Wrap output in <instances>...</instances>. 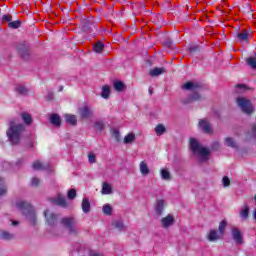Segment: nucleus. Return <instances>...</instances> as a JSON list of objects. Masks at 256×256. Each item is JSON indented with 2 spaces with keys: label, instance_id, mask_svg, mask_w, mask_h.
<instances>
[{
  "label": "nucleus",
  "instance_id": "obj_16",
  "mask_svg": "<svg viewBox=\"0 0 256 256\" xmlns=\"http://www.w3.org/2000/svg\"><path fill=\"white\" fill-rule=\"evenodd\" d=\"M111 193H113V188L110 186L109 183L105 182L102 187V194L111 195Z\"/></svg>",
  "mask_w": 256,
  "mask_h": 256
},
{
  "label": "nucleus",
  "instance_id": "obj_21",
  "mask_svg": "<svg viewBox=\"0 0 256 256\" xmlns=\"http://www.w3.org/2000/svg\"><path fill=\"white\" fill-rule=\"evenodd\" d=\"M110 93H111V88H109L108 85H105L102 87L101 95L104 99H107L109 97Z\"/></svg>",
  "mask_w": 256,
  "mask_h": 256
},
{
  "label": "nucleus",
  "instance_id": "obj_35",
  "mask_svg": "<svg viewBox=\"0 0 256 256\" xmlns=\"http://www.w3.org/2000/svg\"><path fill=\"white\" fill-rule=\"evenodd\" d=\"M161 175H162V179H171V175L169 174V171H167L166 169H163L161 171Z\"/></svg>",
  "mask_w": 256,
  "mask_h": 256
},
{
  "label": "nucleus",
  "instance_id": "obj_7",
  "mask_svg": "<svg viewBox=\"0 0 256 256\" xmlns=\"http://www.w3.org/2000/svg\"><path fill=\"white\" fill-rule=\"evenodd\" d=\"M199 87H201V85H199V83L195 82H186L185 84L182 85V89L186 90V91H193L195 89H199Z\"/></svg>",
  "mask_w": 256,
  "mask_h": 256
},
{
  "label": "nucleus",
  "instance_id": "obj_6",
  "mask_svg": "<svg viewBox=\"0 0 256 256\" xmlns=\"http://www.w3.org/2000/svg\"><path fill=\"white\" fill-rule=\"evenodd\" d=\"M232 235H233L234 241H236L238 245H241V243H243V236L241 235V232L239 231V229L233 228Z\"/></svg>",
  "mask_w": 256,
  "mask_h": 256
},
{
  "label": "nucleus",
  "instance_id": "obj_3",
  "mask_svg": "<svg viewBox=\"0 0 256 256\" xmlns=\"http://www.w3.org/2000/svg\"><path fill=\"white\" fill-rule=\"evenodd\" d=\"M236 101L243 113H246V115H251V113H253V104H251L249 99L238 97Z\"/></svg>",
  "mask_w": 256,
  "mask_h": 256
},
{
  "label": "nucleus",
  "instance_id": "obj_22",
  "mask_svg": "<svg viewBox=\"0 0 256 256\" xmlns=\"http://www.w3.org/2000/svg\"><path fill=\"white\" fill-rule=\"evenodd\" d=\"M227 227V221L226 220H222L219 224V228L218 231L220 233V235H225V229Z\"/></svg>",
  "mask_w": 256,
  "mask_h": 256
},
{
  "label": "nucleus",
  "instance_id": "obj_29",
  "mask_svg": "<svg viewBox=\"0 0 256 256\" xmlns=\"http://www.w3.org/2000/svg\"><path fill=\"white\" fill-rule=\"evenodd\" d=\"M124 87L125 85L123 84V82L121 81L114 82V89H116V91H123Z\"/></svg>",
  "mask_w": 256,
  "mask_h": 256
},
{
  "label": "nucleus",
  "instance_id": "obj_4",
  "mask_svg": "<svg viewBox=\"0 0 256 256\" xmlns=\"http://www.w3.org/2000/svg\"><path fill=\"white\" fill-rule=\"evenodd\" d=\"M62 225L66 227V229H69L70 233H75L77 231V227L75 226V219L68 217V218H63L61 220Z\"/></svg>",
  "mask_w": 256,
  "mask_h": 256
},
{
  "label": "nucleus",
  "instance_id": "obj_46",
  "mask_svg": "<svg viewBox=\"0 0 256 256\" xmlns=\"http://www.w3.org/2000/svg\"><path fill=\"white\" fill-rule=\"evenodd\" d=\"M164 203H165V202H164L163 200H159V201H158V207H161V208H162L163 205H164Z\"/></svg>",
  "mask_w": 256,
  "mask_h": 256
},
{
  "label": "nucleus",
  "instance_id": "obj_32",
  "mask_svg": "<svg viewBox=\"0 0 256 256\" xmlns=\"http://www.w3.org/2000/svg\"><path fill=\"white\" fill-rule=\"evenodd\" d=\"M240 216L243 219H247L249 217V208L247 206L240 212Z\"/></svg>",
  "mask_w": 256,
  "mask_h": 256
},
{
  "label": "nucleus",
  "instance_id": "obj_48",
  "mask_svg": "<svg viewBox=\"0 0 256 256\" xmlns=\"http://www.w3.org/2000/svg\"><path fill=\"white\" fill-rule=\"evenodd\" d=\"M12 225H19V222L13 221V222H12Z\"/></svg>",
  "mask_w": 256,
  "mask_h": 256
},
{
  "label": "nucleus",
  "instance_id": "obj_8",
  "mask_svg": "<svg viewBox=\"0 0 256 256\" xmlns=\"http://www.w3.org/2000/svg\"><path fill=\"white\" fill-rule=\"evenodd\" d=\"M54 205H58L59 207H67V200L61 195H58L56 199H51Z\"/></svg>",
  "mask_w": 256,
  "mask_h": 256
},
{
  "label": "nucleus",
  "instance_id": "obj_31",
  "mask_svg": "<svg viewBox=\"0 0 256 256\" xmlns=\"http://www.w3.org/2000/svg\"><path fill=\"white\" fill-rule=\"evenodd\" d=\"M17 93H19V95H27V88H25L24 86L19 85L16 88Z\"/></svg>",
  "mask_w": 256,
  "mask_h": 256
},
{
  "label": "nucleus",
  "instance_id": "obj_34",
  "mask_svg": "<svg viewBox=\"0 0 256 256\" xmlns=\"http://www.w3.org/2000/svg\"><path fill=\"white\" fill-rule=\"evenodd\" d=\"M77 197V191L75 189H70L68 191V199H75Z\"/></svg>",
  "mask_w": 256,
  "mask_h": 256
},
{
  "label": "nucleus",
  "instance_id": "obj_37",
  "mask_svg": "<svg viewBox=\"0 0 256 256\" xmlns=\"http://www.w3.org/2000/svg\"><path fill=\"white\" fill-rule=\"evenodd\" d=\"M222 181H223L224 187H229V185H231V180H229V177L227 176H224Z\"/></svg>",
  "mask_w": 256,
  "mask_h": 256
},
{
  "label": "nucleus",
  "instance_id": "obj_50",
  "mask_svg": "<svg viewBox=\"0 0 256 256\" xmlns=\"http://www.w3.org/2000/svg\"><path fill=\"white\" fill-rule=\"evenodd\" d=\"M45 217H47V211L44 212Z\"/></svg>",
  "mask_w": 256,
  "mask_h": 256
},
{
  "label": "nucleus",
  "instance_id": "obj_47",
  "mask_svg": "<svg viewBox=\"0 0 256 256\" xmlns=\"http://www.w3.org/2000/svg\"><path fill=\"white\" fill-rule=\"evenodd\" d=\"M90 256H103V254H97V253H95V252H92V253L90 254Z\"/></svg>",
  "mask_w": 256,
  "mask_h": 256
},
{
  "label": "nucleus",
  "instance_id": "obj_17",
  "mask_svg": "<svg viewBox=\"0 0 256 256\" xmlns=\"http://www.w3.org/2000/svg\"><path fill=\"white\" fill-rule=\"evenodd\" d=\"M140 172L142 173V175H149L150 170H149V166L147 165V162L142 161L140 163Z\"/></svg>",
  "mask_w": 256,
  "mask_h": 256
},
{
  "label": "nucleus",
  "instance_id": "obj_15",
  "mask_svg": "<svg viewBox=\"0 0 256 256\" xmlns=\"http://www.w3.org/2000/svg\"><path fill=\"white\" fill-rule=\"evenodd\" d=\"M82 210L84 213H89V211H91V203L89 202V199H87V198L83 199Z\"/></svg>",
  "mask_w": 256,
  "mask_h": 256
},
{
  "label": "nucleus",
  "instance_id": "obj_5",
  "mask_svg": "<svg viewBox=\"0 0 256 256\" xmlns=\"http://www.w3.org/2000/svg\"><path fill=\"white\" fill-rule=\"evenodd\" d=\"M199 127H201L202 131H204L208 135H211V133H213V128L207 120H200Z\"/></svg>",
  "mask_w": 256,
  "mask_h": 256
},
{
  "label": "nucleus",
  "instance_id": "obj_45",
  "mask_svg": "<svg viewBox=\"0 0 256 256\" xmlns=\"http://www.w3.org/2000/svg\"><path fill=\"white\" fill-rule=\"evenodd\" d=\"M37 185H39V178H33L32 179V186L37 187Z\"/></svg>",
  "mask_w": 256,
  "mask_h": 256
},
{
  "label": "nucleus",
  "instance_id": "obj_27",
  "mask_svg": "<svg viewBox=\"0 0 256 256\" xmlns=\"http://www.w3.org/2000/svg\"><path fill=\"white\" fill-rule=\"evenodd\" d=\"M8 27L10 29H19V27H21V22L19 20L10 22L8 23Z\"/></svg>",
  "mask_w": 256,
  "mask_h": 256
},
{
  "label": "nucleus",
  "instance_id": "obj_39",
  "mask_svg": "<svg viewBox=\"0 0 256 256\" xmlns=\"http://www.w3.org/2000/svg\"><path fill=\"white\" fill-rule=\"evenodd\" d=\"M1 237L2 239H6V240L13 239V236L9 234V232H2Z\"/></svg>",
  "mask_w": 256,
  "mask_h": 256
},
{
  "label": "nucleus",
  "instance_id": "obj_44",
  "mask_svg": "<svg viewBox=\"0 0 256 256\" xmlns=\"http://www.w3.org/2000/svg\"><path fill=\"white\" fill-rule=\"evenodd\" d=\"M7 193V189L3 186V183H0V196L5 195Z\"/></svg>",
  "mask_w": 256,
  "mask_h": 256
},
{
  "label": "nucleus",
  "instance_id": "obj_43",
  "mask_svg": "<svg viewBox=\"0 0 256 256\" xmlns=\"http://www.w3.org/2000/svg\"><path fill=\"white\" fill-rule=\"evenodd\" d=\"M95 127L98 131H103V122H96Z\"/></svg>",
  "mask_w": 256,
  "mask_h": 256
},
{
  "label": "nucleus",
  "instance_id": "obj_12",
  "mask_svg": "<svg viewBox=\"0 0 256 256\" xmlns=\"http://www.w3.org/2000/svg\"><path fill=\"white\" fill-rule=\"evenodd\" d=\"M50 123L55 127H61V117H59V114H51Z\"/></svg>",
  "mask_w": 256,
  "mask_h": 256
},
{
  "label": "nucleus",
  "instance_id": "obj_9",
  "mask_svg": "<svg viewBox=\"0 0 256 256\" xmlns=\"http://www.w3.org/2000/svg\"><path fill=\"white\" fill-rule=\"evenodd\" d=\"M208 239L210 241H218V239H223V235H221V232H217V230H210Z\"/></svg>",
  "mask_w": 256,
  "mask_h": 256
},
{
  "label": "nucleus",
  "instance_id": "obj_49",
  "mask_svg": "<svg viewBox=\"0 0 256 256\" xmlns=\"http://www.w3.org/2000/svg\"><path fill=\"white\" fill-rule=\"evenodd\" d=\"M149 93H150V95H153V90L149 89Z\"/></svg>",
  "mask_w": 256,
  "mask_h": 256
},
{
  "label": "nucleus",
  "instance_id": "obj_41",
  "mask_svg": "<svg viewBox=\"0 0 256 256\" xmlns=\"http://www.w3.org/2000/svg\"><path fill=\"white\" fill-rule=\"evenodd\" d=\"M88 161L89 163H96L97 159L95 158V155L93 153H89Z\"/></svg>",
  "mask_w": 256,
  "mask_h": 256
},
{
  "label": "nucleus",
  "instance_id": "obj_30",
  "mask_svg": "<svg viewBox=\"0 0 256 256\" xmlns=\"http://www.w3.org/2000/svg\"><path fill=\"white\" fill-rule=\"evenodd\" d=\"M112 211H113V208H111V206L109 204H105L103 206V213L105 215H111Z\"/></svg>",
  "mask_w": 256,
  "mask_h": 256
},
{
  "label": "nucleus",
  "instance_id": "obj_26",
  "mask_svg": "<svg viewBox=\"0 0 256 256\" xmlns=\"http://www.w3.org/2000/svg\"><path fill=\"white\" fill-rule=\"evenodd\" d=\"M155 131L157 135H163V133L166 131V128L163 126V124H158L155 127Z\"/></svg>",
  "mask_w": 256,
  "mask_h": 256
},
{
  "label": "nucleus",
  "instance_id": "obj_40",
  "mask_svg": "<svg viewBox=\"0 0 256 256\" xmlns=\"http://www.w3.org/2000/svg\"><path fill=\"white\" fill-rule=\"evenodd\" d=\"M236 89H239L238 93H241L242 91H247V86L245 84H238L236 85Z\"/></svg>",
  "mask_w": 256,
  "mask_h": 256
},
{
  "label": "nucleus",
  "instance_id": "obj_33",
  "mask_svg": "<svg viewBox=\"0 0 256 256\" xmlns=\"http://www.w3.org/2000/svg\"><path fill=\"white\" fill-rule=\"evenodd\" d=\"M55 221H57V215L56 214H51L47 218V222L49 223V225H53V223H55Z\"/></svg>",
  "mask_w": 256,
  "mask_h": 256
},
{
  "label": "nucleus",
  "instance_id": "obj_20",
  "mask_svg": "<svg viewBox=\"0 0 256 256\" xmlns=\"http://www.w3.org/2000/svg\"><path fill=\"white\" fill-rule=\"evenodd\" d=\"M93 49L95 53H103V49H105V45L102 42H97L94 46Z\"/></svg>",
  "mask_w": 256,
  "mask_h": 256
},
{
  "label": "nucleus",
  "instance_id": "obj_19",
  "mask_svg": "<svg viewBox=\"0 0 256 256\" xmlns=\"http://www.w3.org/2000/svg\"><path fill=\"white\" fill-rule=\"evenodd\" d=\"M21 117H22L24 123H26V125H31V123H33V118H31V114L22 113Z\"/></svg>",
  "mask_w": 256,
  "mask_h": 256
},
{
  "label": "nucleus",
  "instance_id": "obj_36",
  "mask_svg": "<svg viewBox=\"0 0 256 256\" xmlns=\"http://www.w3.org/2000/svg\"><path fill=\"white\" fill-rule=\"evenodd\" d=\"M225 141L228 147H237V145L235 144V141H233L232 138H226Z\"/></svg>",
  "mask_w": 256,
  "mask_h": 256
},
{
  "label": "nucleus",
  "instance_id": "obj_28",
  "mask_svg": "<svg viewBox=\"0 0 256 256\" xmlns=\"http://www.w3.org/2000/svg\"><path fill=\"white\" fill-rule=\"evenodd\" d=\"M32 167L35 171H41L44 169L42 163L40 161H35L33 164H32Z\"/></svg>",
  "mask_w": 256,
  "mask_h": 256
},
{
  "label": "nucleus",
  "instance_id": "obj_23",
  "mask_svg": "<svg viewBox=\"0 0 256 256\" xmlns=\"http://www.w3.org/2000/svg\"><path fill=\"white\" fill-rule=\"evenodd\" d=\"M135 141V134L129 133L124 137V143L127 145L129 143H133Z\"/></svg>",
  "mask_w": 256,
  "mask_h": 256
},
{
  "label": "nucleus",
  "instance_id": "obj_38",
  "mask_svg": "<svg viewBox=\"0 0 256 256\" xmlns=\"http://www.w3.org/2000/svg\"><path fill=\"white\" fill-rule=\"evenodd\" d=\"M13 19V17L11 16V15H4L3 17H2V21H3V23H11V20Z\"/></svg>",
  "mask_w": 256,
  "mask_h": 256
},
{
  "label": "nucleus",
  "instance_id": "obj_24",
  "mask_svg": "<svg viewBox=\"0 0 256 256\" xmlns=\"http://www.w3.org/2000/svg\"><path fill=\"white\" fill-rule=\"evenodd\" d=\"M17 206L19 209H27V211H33V207L27 204V202H19Z\"/></svg>",
  "mask_w": 256,
  "mask_h": 256
},
{
  "label": "nucleus",
  "instance_id": "obj_25",
  "mask_svg": "<svg viewBox=\"0 0 256 256\" xmlns=\"http://www.w3.org/2000/svg\"><path fill=\"white\" fill-rule=\"evenodd\" d=\"M246 63L252 67V69H256V57L247 58Z\"/></svg>",
  "mask_w": 256,
  "mask_h": 256
},
{
  "label": "nucleus",
  "instance_id": "obj_2",
  "mask_svg": "<svg viewBox=\"0 0 256 256\" xmlns=\"http://www.w3.org/2000/svg\"><path fill=\"white\" fill-rule=\"evenodd\" d=\"M190 149L191 151H193V153H198V155L204 157V159L209 156V149L201 147V145H199V142H197L195 138L190 139Z\"/></svg>",
  "mask_w": 256,
  "mask_h": 256
},
{
  "label": "nucleus",
  "instance_id": "obj_11",
  "mask_svg": "<svg viewBox=\"0 0 256 256\" xmlns=\"http://www.w3.org/2000/svg\"><path fill=\"white\" fill-rule=\"evenodd\" d=\"M80 115H81L82 119H89V117H91V115H93V112H91V109H89V107L84 106V107L80 108Z\"/></svg>",
  "mask_w": 256,
  "mask_h": 256
},
{
  "label": "nucleus",
  "instance_id": "obj_10",
  "mask_svg": "<svg viewBox=\"0 0 256 256\" xmlns=\"http://www.w3.org/2000/svg\"><path fill=\"white\" fill-rule=\"evenodd\" d=\"M174 222H175V218L172 215H168L162 218L161 220L163 227H171V225H173Z\"/></svg>",
  "mask_w": 256,
  "mask_h": 256
},
{
  "label": "nucleus",
  "instance_id": "obj_18",
  "mask_svg": "<svg viewBox=\"0 0 256 256\" xmlns=\"http://www.w3.org/2000/svg\"><path fill=\"white\" fill-rule=\"evenodd\" d=\"M66 123L70 125H77V117L75 115L66 114L65 115Z\"/></svg>",
  "mask_w": 256,
  "mask_h": 256
},
{
  "label": "nucleus",
  "instance_id": "obj_42",
  "mask_svg": "<svg viewBox=\"0 0 256 256\" xmlns=\"http://www.w3.org/2000/svg\"><path fill=\"white\" fill-rule=\"evenodd\" d=\"M199 99V94H194V96H192L189 101H186V103H191V101H199Z\"/></svg>",
  "mask_w": 256,
  "mask_h": 256
},
{
  "label": "nucleus",
  "instance_id": "obj_1",
  "mask_svg": "<svg viewBox=\"0 0 256 256\" xmlns=\"http://www.w3.org/2000/svg\"><path fill=\"white\" fill-rule=\"evenodd\" d=\"M23 131H25V126H23V124L13 126V122H11L7 135L12 145H17V143H19V139H21V133H23Z\"/></svg>",
  "mask_w": 256,
  "mask_h": 256
},
{
  "label": "nucleus",
  "instance_id": "obj_14",
  "mask_svg": "<svg viewBox=\"0 0 256 256\" xmlns=\"http://www.w3.org/2000/svg\"><path fill=\"white\" fill-rule=\"evenodd\" d=\"M167 70L165 68H153L150 70V76L151 77H159V75H163V73H166Z\"/></svg>",
  "mask_w": 256,
  "mask_h": 256
},
{
  "label": "nucleus",
  "instance_id": "obj_13",
  "mask_svg": "<svg viewBox=\"0 0 256 256\" xmlns=\"http://www.w3.org/2000/svg\"><path fill=\"white\" fill-rule=\"evenodd\" d=\"M237 39L241 43L249 41V32L247 30H243L237 34Z\"/></svg>",
  "mask_w": 256,
  "mask_h": 256
}]
</instances>
